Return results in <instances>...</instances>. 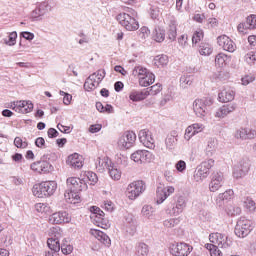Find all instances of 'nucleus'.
I'll use <instances>...</instances> for the list:
<instances>
[{"label":"nucleus","instance_id":"1","mask_svg":"<svg viewBox=\"0 0 256 256\" xmlns=\"http://www.w3.org/2000/svg\"><path fill=\"white\" fill-rule=\"evenodd\" d=\"M213 105V99L211 97H202L194 100L193 111L196 117L204 119L209 114V107Z\"/></svg>","mask_w":256,"mask_h":256},{"label":"nucleus","instance_id":"2","mask_svg":"<svg viewBox=\"0 0 256 256\" xmlns=\"http://www.w3.org/2000/svg\"><path fill=\"white\" fill-rule=\"evenodd\" d=\"M135 15H137L135 11H132L131 14L123 12L118 14L116 19L126 31H137L139 29V21H137Z\"/></svg>","mask_w":256,"mask_h":256},{"label":"nucleus","instance_id":"3","mask_svg":"<svg viewBox=\"0 0 256 256\" xmlns=\"http://www.w3.org/2000/svg\"><path fill=\"white\" fill-rule=\"evenodd\" d=\"M135 141H137V134L133 131H126L118 137L117 149L119 151H127V149H131L135 145Z\"/></svg>","mask_w":256,"mask_h":256},{"label":"nucleus","instance_id":"4","mask_svg":"<svg viewBox=\"0 0 256 256\" xmlns=\"http://www.w3.org/2000/svg\"><path fill=\"white\" fill-rule=\"evenodd\" d=\"M235 235L240 239H245L253 231V221L246 217H240L235 226Z\"/></svg>","mask_w":256,"mask_h":256},{"label":"nucleus","instance_id":"5","mask_svg":"<svg viewBox=\"0 0 256 256\" xmlns=\"http://www.w3.org/2000/svg\"><path fill=\"white\" fill-rule=\"evenodd\" d=\"M145 189H147V186L144 181H133L127 186L126 197L130 199V201H135L137 197H140L142 193H145Z\"/></svg>","mask_w":256,"mask_h":256},{"label":"nucleus","instance_id":"6","mask_svg":"<svg viewBox=\"0 0 256 256\" xmlns=\"http://www.w3.org/2000/svg\"><path fill=\"white\" fill-rule=\"evenodd\" d=\"M209 241L212 245H216L220 249H229L232 244L227 235L219 232L211 233L209 235Z\"/></svg>","mask_w":256,"mask_h":256},{"label":"nucleus","instance_id":"7","mask_svg":"<svg viewBox=\"0 0 256 256\" xmlns=\"http://www.w3.org/2000/svg\"><path fill=\"white\" fill-rule=\"evenodd\" d=\"M225 183V176L222 172H214L211 174L208 189L210 193H217Z\"/></svg>","mask_w":256,"mask_h":256},{"label":"nucleus","instance_id":"8","mask_svg":"<svg viewBox=\"0 0 256 256\" xmlns=\"http://www.w3.org/2000/svg\"><path fill=\"white\" fill-rule=\"evenodd\" d=\"M193 251V246L180 242L170 245V253L174 256H187Z\"/></svg>","mask_w":256,"mask_h":256},{"label":"nucleus","instance_id":"9","mask_svg":"<svg viewBox=\"0 0 256 256\" xmlns=\"http://www.w3.org/2000/svg\"><path fill=\"white\" fill-rule=\"evenodd\" d=\"M10 107L16 113L27 115V113H31V111H33V102H31V100H19L11 103Z\"/></svg>","mask_w":256,"mask_h":256},{"label":"nucleus","instance_id":"10","mask_svg":"<svg viewBox=\"0 0 256 256\" xmlns=\"http://www.w3.org/2000/svg\"><path fill=\"white\" fill-rule=\"evenodd\" d=\"M130 159L138 165H143V163H151V160L153 159V153L147 150H137L131 154Z\"/></svg>","mask_w":256,"mask_h":256},{"label":"nucleus","instance_id":"11","mask_svg":"<svg viewBox=\"0 0 256 256\" xmlns=\"http://www.w3.org/2000/svg\"><path fill=\"white\" fill-rule=\"evenodd\" d=\"M187 207V198L185 196H178L175 203L173 204L172 209L167 211L168 215L172 217H179L185 208Z\"/></svg>","mask_w":256,"mask_h":256},{"label":"nucleus","instance_id":"12","mask_svg":"<svg viewBox=\"0 0 256 256\" xmlns=\"http://www.w3.org/2000/svg\"><path fill=\"white\" fill-rule=\"evenodd\" d=\"M249 173V163H247L246 160H239L234 166H233V172L232 175L234 179H243L245 175Z\"/></svg>","mask_w":256,"mask_h":256},{"label":"nucleus","instance_id":"13","mask_svg":"<svg viewBox=\"0 0 256 256\" xmlns=\"http://www.w3.org/2000/svg\"><path fill=\"white\" fill-rule=\"evenodd\" d=\"M50 11H53L51 4L47 1L41 2L36 9L31 12V18L34 19V21H39L41 17L47 15Z\"/></svg>","mask_w":256,"mask_h":256},{"label":"nucleus","instance_id":"14","mask_svg":"<svg viewBox=\"0 0 256 256\" xmlns=\"http://www.w3.org/2000/svg\"><path fill=\"white\" fill-rule=\"evenodd\" d=\"M68 191H83L87 187L85 184V178L69 177L66 180Z\"/></svg>","mask_w":256,"mask_h":256},{"label":"nucleus","instance_id":"15","mask_svg":"<svg viewBox=\"0 0 256 256\" xmlns=\"http://www.w3.org/2000/svg\"><path fill=\"white\" fill-rule=\"evenodd\" d=\"M138 138L144 147H147L148 149H155V139L153 138L151 131L147 129L140 130Z\"/></svg>","mask_w":256,"mask_h":256},{"label":"nucleus","instance_id":"16","mask_svg":"<svg viewBox=\"0 0 256 256\" xmlns=\"http://www.w3.org/2000/svg\"><path fill=\"white\" fill-rule=\"evenodd\" d=\"M217 43L219 47L223 49V51H228V53H235L237 50V45L227 35L218 36Z\"/></svg>","mask_w":256,"mask_h":256},{"label":"nucleus","instance_id":"17","mask_svg":"<svg viewBox=\"0 0 256 256\" xmlns=\"http://www.w3.org/2000/svg\"><path fill=\"white\" fill-rule=\"evenodd\" d=\"M49 223L52 225H61L63 223H71V215L67 211L55 212L49 217Z\"/></svg>","mask_w":256,"mask_h":256},{"label":"nucleus","instance_id":"18","mask_svg":"<svg viewBox=\"0 0 256 256\" xmlns=\"http://www.w3.org/2000/svg\"><path fill=\"white\" fill-rule=\"evenodd\" d=\"M203 131H205V125L202 123H194L189 125L185 129L184 139L185 141H191L195 135H199V133H203Z\"/></svg>","mask_w":256,"mask_h":256},{"label":"nucleus","instance_id":"19","mask_svg":"<svg viewBox=\"0 0 256 256\" xmlns=\"http://www.w3.org/2000/svg\"><path fill=\"white\" fill-rule=\"evenodd\" d=\"M175 193V187L173 186H165L158 187L156 191V203L157 205H161L168 197H171Z\"/></svg>","mask_w":256,"mask_h":256},{"label":"nucleus","instance_id":"20","mask_svg":"<svg viewBox=\"0 0 256 256\" xmlns=\"http://www.w3.org/2000/svg\"><path fill=\"white\" fill-rule=\"evenodd\" d=\"M236 109H237L236 103L224 104L215 111L214 117L216 119H225V117H227L228 115H231V113H234Z\"/></svg>","mask_w":256,"mask_h":256},{"label":"nucleus","instance_id":"21","mask_svg":"<svg viewBox=\"0 0 256 256\" xmlns=\"http://www.w3.org/2000/svg\"><path fill=\"white\" fill-rule=\"evenodd\" d=\"M235 139H240L241 141H249L255 139L256 130L253 128L242 127L236 130L234 134Z\"/></svg>","mask_w":256,"mask_h":256},{"label":"nucleus","instance_id":"22","mask_svg":"<svg viewBox=\"0 0 256 256\" xmlns=\"http://www.w3.org/2000/svg\"><path fill=\"white\" fill-rule=\"evenodd\" d=\"M83 161V156H81L79 153H73L68 156L66 163L73 169H81L83 167Z\"/></svg>","mask_w":256,"mask_h":256},{"label":"nucleus","instance_id":"23","mask_svg":"<svg viewBox=\"0 0 256 256\" xmlns=\"http://www.w3.org/2000/svg\"><path fill=\"white\" fill-rule=\"evenodd\" d=\"M90 235L100 241V243H103V245L106 247H111V238H109V236L103 231L98 229H90Z\"/></svg>","mask_w":256,"mask_h":256},{"label":"nucleus","instance_id":"24","mask_svg":"<svg viewBox=\"0 0 256 256\" xmlns=\"http://www.w3.org/2000/svg\"><path fill=\"white\" fill-rule=\"evenodd\" d=\"M220 103H229L235 99V91L231 88H225L218 94Z\"/></svg>","mask_w":256,"mask_h":256},{"label":"nucleus","instance_id":"25","mask_svg":"<svg viewBox=\"0 0 256 256\" xmlns=\"http://www.w3.org/2000/svg\"><path fill=\"white\" fill-rule=\"evenodd\" d=\"M50 168L51 164L45 160L37 161L31 164L32 171H35L36 173H47Z\"/></svg>","mask_w":256,"mask_h":256},{"label":"nucleus","instance_id":"26","mask_svg":"<svg viewBox=\"0 0 256 256\" xmlns=\"http://www.w3.org/2000/svg\"><path fill=\"white\" fill-rule=\"evenodd\" d=\"M64 197L66 201L72 205H77V203H81V196L79 195V191L66 190L64 193Z\"/></svg>","mask_w":256,"mask_h":256},{"label":"nucleus","instance_id":"27","mask_svg":"<svg viewBox=\"0 0 256 256\" xmlns=\"http://www.w3.org/2000/svg\"><path fill=\"white\" fill-rule=\"evenodd\" d=\"M211 175L203 166L199 165L194 172V179L196 183H203L207 177Z\"/></svg>","mask_w":256,"mask_h":256},{"label":"nucleus","instance_id":"28","mask_svg":"<svg viewBox=\"0 0 256 256\" xmlns=\"http://www.w3.org/2000/svg\"><path fill=\"white\" fill-rule=\"evenodd\" d=\"M95 165L96 169H98L100 173H103L105 169H109L111 167L112 162L111 159H109V157H98Z\"/></svg>","mask_w":256,"mask_h":256},{"label":"nucleus","instance_id":"29","mask_svg":"<svg viewBox=\"0 0 256 256\" xmlns=\"http://www.w3.org/2000/svg\"><path fill=\"white\" fill-rule=\"evenodd\" d=\"M149 97V90L144 89L142 91H132L129 95V99L134 102L145 101Z\"/></svg>","mask_w":256,"mask_h":256},{"label":"nucleus","instance_id":"30","mask_svg":"<svg viewBox=\"0 0 256 256\" xmlns=\"http://www.w3.org/2000/svg\"><path fill=\"white\" fill-rule=\"evenodd\" d=\"M228 63H231V56H228L223 52L216 55L215 57L216 67L223 68V67H226Z\"/></svg>","mask_w":256,"mask_h":256},{"label":"nucleus","instance_id":"31","mask_svg":"<svg viewBox=\"0 0 256 256\" xmlns=\"http://www.w3.org/2000/svg\"><path fill=\"white\" fill-rule=\"evenodd\" d=\"M234 195V192L232 189L226 190L223 193L218 194L216 198V205L218 207H223V201H229Z\"/></svg>","mask_w":256,"mask_h":256},{"label":"nucleus","instance_id":"32","mask_svg":"<svg viewBox=\"0 0 256 256\" xmlns=\"http://www.w3.org/2000/svg\"><path fill=\"white\" fill-rule=\"evenodd\" d=\"M216 151H217V140L215 138H210L205 148V155L207 157H213Z\"/></svg>","mask_w":256,"mask_h":256},{"label":"nucleus","instance_id":"33","mask_svg":"<svg viewBox=\"0 0 256 256\" xmlns=\"http://www.w3.org/2000/svg\"><path fill=\"white\" fill-rule=\"evenodd\" d=\"M152 39L156 43H163V41H165V29L161 27H155L152 31Z\"/></svg>","mask_w":256,"mask_h":256},{"label":"nucleus","instance_id":"34","mask_svg":"<svg viewBox=\"0 0 256 256\" xmlns=\"http://www.w3.org/2000/svg\"><path fill=\"white\" fill-rule=\"evenodd\" d=\"M32 193L34 197H37L38 199H45L47 195L45 194V186L43 182L35 184L32 188Z\"/></svg>","mask_w":256,"mask_h":256},{"label":"nucleus","instance_id":"35","mask_svg":"<svg viewBox=\"0 0 256 256\" xmlns=\"http://www.w3.org/2000/svg\"><path fill=\"white\" fill-rule=\"evenodd\" d=\"M42 183L44 185V192L46 194V197H51V195H54L55 191H57V182L46 181Z\"/></svg>","mask_w":256,"mask_h":256},{"label":"nucleus","instance_id":"36","mask_svg":"<svg viewBox=\"0 0 256 256\" xmlns=\"http://www.w3.org/2000/svg\"><path fill=\"white\" fill-rule=\"evenodd\" d=\"M140 87H149V85H153L155 83V74L148 72L146 75L142 77V83L141 78L138 80Z\"/></svg>","mask_w":256,"mask_h":256},{"label":"nucleus","instance_id":"37","mask_svg":"<svg viewBox=\"0 0 256 256\" xmlns=\"http://www.w3.org/2000/svg\"><path fill=\"white\" fill-rule=\"evenodd\" d=\"M149 255V246L143 242H139L135 247L134 256H148Z\"/></svg>","mask_w":256,"mask_h":256},{"label":"nucleus","instance_id":"38","mask_svg":"<svg viewBox=\"0 0 256 256\" xmlns=\"http://www.w3.org/2000/svg\"><path fill=\"white\" fill-rule=\"evenodd\" d=\"M60 249L63 255H71L73 253V245L69 239L64 238L60 244Z\"/></svg>","mask_w":256,"mask_h":256},{"label":"nucleus","instance_id":"39","mask_svg":"<svg viewBox=\"0 0 256 256\" xmlns=\"http://www.w3.org/2000/svg\"><path fill=\"white\" fill-rule=\"evenodd\" d=\"M80 177L82 179H85V183H87V181H89L91 185H95V183H97V181H99V179L97 178V174H95V172H91V171L82 172L80 174Z\"/></svg>","mask_w":256,"mask_h":256},{"label":"nucleus","instance_id":"40","mask_svg":"<svg viewBox=\"0 0 256 256\" xmlns=\"http://www.w3.org/2000/svg\"><path fill=\"white\" fill-rule=\"evenodd\" d=\"M148 73H150L149 70H147V68H144L143 66H136L132 71V75H134V77H137L138 80L141 79V83H144L143 77H145V75H147Z\"/></svg>","mask_w":256,"mask_h":256},{"label":"nucleus","instance_id":"41","mask_svg":"<svg viewBox=\"0 0 256 256\" xmlns=\"http://www.w3.org/2000/svg\"><path fill=\"white\" fill-rule=\"evenodd\" d=\"M97 87H99V84L96 82L95 76H89L84 83L85 91H94Z\"/></svg>","mask_w":256,"mask_h":256},{"label":"nucleus","instance_id":"42","mask_svg":"<svg viewBox=\"0 0 256 256\" xmlns=\"http://www.w3.org/2000/svg\"><path fill=\"white\" fill-rule=\"evenodd\" d=\"M168 39H170V41H175V39H177V21L175 20L170 21Z\"/></svg>","mask_w":256,"mask_h":256},{"label":"nucleus","instance_id":"43","mask_svg":"<svg viewBox=\"0 0 256 256\" xmlns=\"http://www.w3.org/2000/svg\"><path fill=\"white\" fill-rule=\"evenodd\" d=\"M103 215H104V213L97 214V215L96 214H91L90 219H92V221H94V223H96V225L98 227L105 228V227H107V220H105V218H103Z\"/></svg>","mask_w":256,"mask_h":256},{"label":"nucleus","instance_id":"44","mask_svg":"<svg viewBox=\"0 0 256 256\" xmlns=\"http://www.w3.org/2000/svg\"><path fill=\"white\" fill-rule=\"evenodd\" d=\"M47 245L49 249L55 253H59V251H61V243H59L58 238H49L47 240Z\"/></svg>","mask_w":256,"mask_h":256},{"label":"nucleus","instance_id":"45","mask_svg":"<svg viewBox=\"0 0 256 256\" xmlns=\"http://www.w3.org/2000/svg\"><path fill=\"white\" fill-rule=\"evenodd\" d=\"M35 211L40 213V215H47V213H51V207L47 203H37L34 206Z\"/></svg>","mask_w":256,"mask_h":256},{"label":"nucleus","instance_id":"46","mask_svg":"<svg viewBox=\"0 0 256 256\" xmlns=\"http://www.w3.org/2000/svg\"><path fill=\"white\" fill-rule=\"evenodd\" d=\"M169 63V57L167 55H158L154 58V65L156 67H165Z\"/></svg>","mask_w":256,"mask_h":256},{"label":"nucleus","instance_id":"47","mask_svg":"<svg viewBox=\"0 0 256 256\" xmlns=\"http://www.w3.org/2000/svg\"><path fill=\"white\" fill-rule=\"evenodd\" d=\"M141 213L146 219H153V216L155 215V208L151 205H144Z\"/></svg>","mask_w":256,"mask_h":256},{"label":"nucleus","instance_id":"48","mask_svg":"<svg viewBox=\"0 0 256 256\" xmlns=\"http://www.w3.org/2000/svg\"><path fill=\"white\" fill-rule=\"evenodd\" d=\"M5 45L8 47H13L17 44V32H10L7 38L3 39Z\"/></svg>","mask_w":256,"mask_h":256},{"label":"nucleus","instance_id":"49","mask_svg":"<svg viewBox=\"0 0 256 256\" xmlns=\"http://www.w3.org/2000/svg\"><path fill=\"white\" fill-rule=\"evenodd\" d=\"M109 175L113 181H119L121 179V170L117 169V167L111 165L110 168H108Z\"/></svg>","mask_w":256,"mask_h":256},{"label":"nucleus","instance_id":"50","mask_svg":"<svg viewBox=\"0 0 256 256\" xmlns=\"http://www.w3.org/2000/svg\"><path fill=\"white\" fill-rule=\"evenodd\" d=\"M199 53L200 55H204L205 57H207L211 55V53H213V47H211V44L202 43L199 47Z\"/></svg>","mask_w":256,"mask_h":256},{"label":"nucleus","instance_id":"51","mask_svg":"<svg viewBox=\"0 0 256 256\" xmlns=\"http://www.w3.org/2000/svg\"><path fill=\"white\" fill-rule=\"evenodd\" d=\"M243 207L244 209L249 211V213H255L256 204L255 201H253V199L245 198V200L243 201Z\"/></svg>","mask_w":256,"mask_h":256},{"label":"nucleus","instance_id":"52","mask_svg":"<svg viewBox=\"0 0 256 256\" xmlns=\"http://www.w3.org/2000/svg\"><path fill=\"white\" fill-rule=\"evenodd\" d=\"M179 223H181V218H169L164 220L163 225L166 229H173V227H177Z\"/></svg>","mask_w":256,"mask_h":256},{"label":"nucleus","instance_id":"53","mask_svg":"<svg viewBox=\"0 0 256 256\" xmlns=\"http://www.w3.org/2000/svg\"><path fill=\"white\" fill-rule=\"evenodd\" d=\"M151 35V30L147 28V26H142L138 30V37L141 39V41H147L149 39V36Z\"/></svg>","mask_w":256,"mask_h":256},{"label":"nucleus","instance_id":"54","mask_svg":"<svg viewBox=\"0 0 256 256\" xmlns=\"http://www.w3.org/2000/svg\"><path fill=\"white\" fill-rule=\"evenodd\" d=\"M165 145L166 149H175V146L177 145V137L173 135H168L165 139Z\"/></svg>","mask_w":256,"mask_h":256},{"label":"nucleus","instance_id":"55","mask_svg":"<svg viewBox=\"0 0 256 256\" xmlns=\"http://www.w3.org/2000/svg\"><path fill=\"white\" fill-rule=\"evenodd\" d=\"M206 249L209 251L211 256H221V250H219V246L215 244H205Z\"/></svg>","mask_w":256,"mask_h":256},{"label":"nucleus","instance_id":"56","mask_svg":"<svg viewBox=\"0 0 256 256\" xmlns=\"http://www.w3.org/2000/svg\"><path fill=\"white\" fill-rule=\"evenodd\" d=\"M244 61L248 65H255L256 64V51H251L245 54Z\"/></svg>","mask_w":256,"mask_h":256},{"label":"nucleus","instance_id":"57","mask_svg":"<svg viewBox=\"0 0 256 256\" xmlns=\"http://www.w3.org/2000/svg\"><path fill=\"white\" fill-rule=\"evenodd\" d=\"M193 83V76L187 75L180 78V85L183 89H187Z\"/></svg>","mask_w":256,"mask_h":256},{"label":"nucleus","instance_id":"58","mask_svg":"<svg viewBox=\"0 0 256 256\" xmlns=\"http://www.w3.org/2000/svg\"><path fill=\"white\" fill-rule=\"evenodd\" d=\"M226 213L232 217L235 215H241V207L229 205L226 208Z\"/></svg>","mask_w":256,"mask_h":256},{"label":"nucleus","instance_id":"59","mask_svg":"<svg viewBox=\"0 0 256 256\" xmlns=\"http://www.w3.org/2000/svg\"><path fill=\"white\" fill-rule=\"evenodd\" d=\"M201 167H203L208 173H211V169L215 166V160L210 158L208 160L203 161L200 164Z\"/></svg>","mask_w":256,"mask_h":256},{"label":"nucleus","instance_id":"60","mask_svg":"<svg viewBox=\"0 0 256 256\" xmlns=\"http://www.w3.org/2000/svg\"><path fill=\"white\" fill-rule=\"evenodd\" d=\"M124 230L126 231V233H128V235H131V236L135 235V233H137V222L131 223V224H125Z\"/></svg>","mask_w":256,"mask_h":256},{"label":"nucleus","instance_id":"61","mask_svg":"<svg viewBox=\"0 0 256 256\" xmlns=\"http://www.w3.org/2000/svg\"><path fill=\"white\" fill-rule=\"evenodd\" d=\"M162 89H163V87L161 86V84L157 83V84L151 86L150 88H148V93H149V95H153V96L159 95V93H161Z\"/></svg>","mask_w":256,"mask_h":256},{"label":"nucleus","instance_id":"62","mask_svg":"<svg viewBox=\"0 0 256 256\" xmlns=\"http://www.w3.org/2000/svg\"><path fill=\"white\" fill-rule=\"evenodd\" d=\"M246 25L248 26V29H256V15L252 14L248 16L246 19Z\"/></svg>","mask_w":256,"mask_h":256},{"label":"nucleus","instance_id":"63","mask_svg":"<svg viewBox=\"0 0 256 256\" xmlns=\"http://www.w3.org/2000/svg\"><path fill=\"white\" fill-rule=\"evenodd\" d=\"M105 70H98L97 72L93 73L90 76H94V80H96V82L101 83V81H103V79H105Z\"/></svg>","mask_w":256,"mask_h":256},{"label":"nucleus","instance_id":"64","mask_svg":"<svg viewBox=\"0 0 256 256\" xmlns=\"http://www.w3.org/2000/svg\"><path fill=\"white\" fill-rule=\"evenodd\" d=\"M255 81L254 76L251 75H245L244 77L241 78V85L244 87H247V85H250V83H253Z\"/></svg>","mask_w":256,"mask_h":256}]
</instances>
